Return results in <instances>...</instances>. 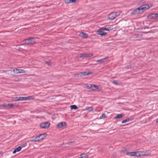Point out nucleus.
<instances>
[{
	"mask_svg": "<svg viewBox=\"0 0 158 158\" xmlns=\"http://www.w3.org/2000/svg\"><path fill=\"white\" fill-rule=\"evenodd\" d=\"M22 148L21 147L19 146L17 148H15L14 150L13 151V154L15 153L16 152H18L20 151L21 149Z\"/></svg>",
	"mask_w": 158,
	"mask_h": 158,
	"instance_id": "f3484780",
	"label": "nucleus"
},
{
	"mask_svg": "<svg viewBox=\"0 0 158 158\" xmlns=\"http://www.w3.org/2000/svg\"><path fill=\"white\" fill-rule=\"evenodd\" d=\"M6 72H12V71L11 70H6Z\"/></svg>",
	"mask_w": 158,
	"mask_h": 158,
	"instance_id": "58836bf2",
	"label": "nucleus"
},
{
	"mask_svg": "<svg viewBox=\"0 0 158 158\" xmlns=\"http://www.w3.org/2000/svg\"><path fill=\"white\" fill-rule=\"evenodd\" d=\"M92 87L91 89L94 91L97 90L98 89V85H92Z\"/></svg>",
	"mask_w": 158,
	"mask_h": 158,
	"instance_id": "6ab92c4d",
	"label": "nucleus"
},
{
	"mask_svg": "<svg viewBox=\"0 0 158 158\" xmlns=\"http://www.w3.org/2000/svg\"><path fill=\"white\" fill-rule=\"evenodd\" d=\"M120 15L119 12H114L110 14L108 16V19L113 20L118 16Z\"/></svg>",
	"mask_w": 158,
	"mask_h": 158,
	"instance_id": "20e7f679",
	"label": "nucleus"
},
{
	"mask_svg": "<svg viewBox=\"0 0 158 158\" xmlns=\"http://www.w3.org/2000/svg\"><path fill=\"white\" fill-rule=\"evenodd\" d=\"M46 63L48 64L49 66H50L51 65V63L50 62L47 61L46 62Z\"/></svg>",
	"mask_w": 158,
	"mask_h": 158,
	"instance_id": "c9c22d12",
	"label": "nucleus"
},
{
	"mask_svg": "<svg viewBox=\"0 0 158 158\" xmlns=\"http://www.w3.org/2000/svg\"><path fill=\"white\" fill-rule=\"evenodd\" d=\"M13 71L16 74H18L19 73H20L19 69H13Z\"/></svg>",
	"mask_w": 158,
	"mask_h": 158,
	"instance_id": "b1692460",
	"label": "nucleus"
},
{
	"mask_svg": "<svg viewBox=\"0 0 158 158\" xmlns=\"http://www.w3.org/2000/svg\"><path fill=\"white\" fill-rule=\"evenodd\" d=\"M92 85L85 84V88L88 89H91L92 88Z\"/></svg>",
	"mask_w": 158,
	"mask_h": 158,
	"instance_id": "412c9836",
	"label": "nucleus"
},
{
	"mask_svg": "<svg viewBox=\"0 0 158 158\" xmlns=\"http://www.w3.org/2000/svg\"><path fill=\"white\" fill-rule=\"evenodd\" d=\"M153 6V4H146L142 5L139 7L131 11V14L132 15L138 14L148 9Z\"/></svg>",
	"mask_w": 158,
	"mask_h": 158,
	"instance_id": "f257e3e1",
	"label": "nucleus"
},
{
	"mask_svg": "<svg viewBox=\"0 0 158 158\" xmlns=\"http://www.w3.org/2000/svg\"><path fill=\"white\" fill-rule=\"evenodd\" d=\"M34 98L32 96H30L27 97H24L25 100H33Z\"/></svg>",
	"mask_w": 158,
	"mask_h": 158,
	"instance_id": "aec40b11",
	"label": "nucleus"
},
{
	"mask_svg": "<svg viewBox=\"0 0 158 158\" xmlns=\"http://www.w3.org/2000/svg\"><path fill=\"white\" fill-rule=\"evenodd\" d=\"M27 145V143H24L22 145V147H25Z\"/></svg>",
	"mask_w": 158,
	"mask_h": 158,
	"instance_id": "e433bc0d",
	"label": "nucleus"
},
{
	"mask_svg": "<svg viewBox=\"0 0 158 158\" xmlns=\"http://www.w3.org/2000/svg\"><path fill=\"white\" fill-rule=\"evenodd\" d=\"M79 158H82V157L81 156V155H80V156Z\"/></svg>",
	"mask_w": 158,
	"mask_h": 158,
	"instance_id": "a19ab883",
	"label": "nucleus"
},
{
	"mask_svg": "<svg viewBox=\"0 0 158 158\" xmlns=\"http://www.w3.org/2000/svg\"><path fill=\"white\" fill-rule=\"evenodd\" d=\"M140 156H145L148 155V152L147 151H139Z\"/></svg>",
	"mask_w": 158,
	"mask_h": 158,
	"instance_id": "ddd939ff",
	"label": "nucleus"
},
{
	"mask_svg": "<svg viewBox=\"0 0 158 158\" xmlns=\"http://www.w3.org/2000/svg\"><path fill=\"white\" fill-rule=\"evenodd\" d=\"M25 43L27 44L33 45L35 44V40L33 38L30 37L25 39L24 40Z\"/></svg>",
	"mask_w": 158,
	"mask_h": 158,
	"instance_id": "7ed1b4c3",
	"label": "nucleus"
},
{
	"mask_svg": "<svg viewBox=\"0 0 158 158\" xmlns=\"http://www.w3.org/2000/svg\"><path fill=\"white\" fill-rule=\"evenodd\" d=\"M156 123H158V118L156 119Z\"/></svg>",
	"mask_w": 158,
	"mask_h": 158,
	"instance_id": "ea45409f",
	"label": "nucleus"
},
{
	"mask_svg": "<svg viewBox=\"0 0 158 158\" xmlns=\"http://www.w3.org/2000/svg\"><path fill=\"white\" fill-rule=\"evenodd\" d=\"M8 107H12L14 105L13 104H7Z\"/></svg>",
	"mask_w": 158,
	"mask_h": 158,
	"instance_id": "473e14b6",
	"label": "nucleus"
},
{
	"mask_svg": "<svg viewBox=\"0 0 158 158\" xmlns=\"http://www.w3.org/2000/svg\"><path fill=\"white\" fill-rule=\"evenodd\" d=\"M123 114H118L116 116H115L114 117V118L115 119L120 118H122L123 117Z\"/></svg>",
	"mask_w": 158,
	"mask_h": 158,
	"instance_id": "4be33fe9",
	"label": "nucleus"
},
{
	"mask_svg": "<svg viewBox=\"0 0 158 158\" xmlns=\"http://www.w3.org/2000/svg\"><path fill=\"white\" fill-rule=\"evenodd\" d=\"M107 57L103 59H102L99 60H98L96 61L99 63V64H100L102 63H103L105 62H106L107 61Z\"/></svg>",
	"mask_w": 158,
	"mask_h": 158,
	"instance_id": "9b49d317",
	"label": "nucleus"
},
{
	"mask_svg": "<svg viewBox=\"0 0 158 158\" xmlns=\"http://www.w3.org/2000/svg\"><path fill=\"white\" fill-rule=\"evenodd\" d=\"M135 156L137 157H139L140 156L139 151L135 152Z\"/></svg>",
	"mask_w": 158,
	"mask_h": 158,
	"instance_id": "393cba45",
	"label": "nucleus"
},
{
	"mask_svg": "<svg viewBox=\"0 0 158 158\" xmlns=\"http://www.w3.org/2000/svg\"><path fill=\"white\" fill-rule=\"evenodd\" d=\"M82 158H88V156L85 154H82L81 155Z\"/></svg>",
	"mask_w": 158,
	"mask_h": 158,
	"instance_id": "c85d7f7f",
	"label": "nucleus"
},
{
	"mask_svg": "<svg viewBox=\"0 0 158 158\" xmlns=\"http://www.w3.org/2000/svg\"><path fill=\"white\" fill-rule=\"evenodd\" d=\"M2 107L7 108L8 107V105L7 104H3L2 105Z\"/></svg>",
	"mask_w": 158,
	"mask_h": 158,
	"instance_id": "72a5a7b5",
	"label": "nucleus"
},
{
	"mask_svg": "<svg viewBox=\"0 0 158 158\" xmlns=\"http://www.w3.org/2000/svg\"><path fill=\"white\" fill-rule=\"evenodd\" d=\"M70 107L72 109L76 110L77 109V106L75 105H71Z\"/></svg>",
	"mask_w": 158,
	"mask_h": 158,
	"instance_id": "5701e85b",
	"label": "nucleus"
},
{
	"mask_svg": "<svg viewBox=\"0 0 158 158\" xmlns=\"http://www.w3.org/2000/svg\"><path fill=\"white\" fill-rule=\"evenodd\" d=\"M92 72H89L87 73L86 72H83L81 73V75L82 76H84L86 75H88L89 74H92Z\"/></svg>",
	"mask_w": 158,
	"mask_h": 158,
	"instance_id": "2eb2a0df",
	"label": "nucleus"
},
{
	"mask_svg": "<svg viewBox=\"0 0 158 158\" xmlns=\"http://www.w3.org/2000/svg\"><path fill=\"white\" fill-rule=\"evenodd\" d=\"M113 28L112 27V26H111L108 27H102L100 28V29L104 31H109L113 30Z\"/></svg>",
	"mask_w": 158,
	"mask_h": 158,
	"instance_id": "1a4fd4ad",
	"label": "nucleus"
},
{
	"mask_svg": "<svg viewBox=\"0 0 158 158\" xmlns=\"http://www.w3.org/2000/svg\"><path fill=\"white\" fill-rule=\"evenodd\" d=\"M66 126V123L65 122H60L57 124V127L58 128H61L62 127Z\"/></svg>",
	"mask_w": 158,
	"mask_h": 158,
	"instance_id": "9d476101",
	"label": "nucleus"
},
{
	"mask_svg": "<svg viewBox=\"0 0 158 158\" xmlns=\"http://www.w3.org/2000/svg\"><path fill=\"white\" fill-rule=\"evenodd\" d=\"M40 125L42 128H47L49 127L50 123L48 122H45L41 123Z\"/></svg>",
	"mask_w": 158,
	"mask_h": 158,
	"instance_id": "39448f33",
	"label": "nucleus"
},
{
	"mask_svg": "<svg viewBox=\"0 0 158 158\" xmlns=\"http://www.w3.org/2000/svg\"><path fill=\"white\" fill-rule=\"evenodd\" d=\"M14 100L15 101L25 100L24 97H16L14 98Z\"/></svg>",
	"mask_w": 158,
	"mask_h": 158,
	"instance_id": "f8f14e48",
	"label": "nucleus"
},
{
	"mask_svg": "<svg viewBox=\"0 0 158 158\" xmlns=\"http://www.w3.org/2000/svg\"><path fill=\"white\" fill-rule=\"evenodd\" d=\"M131 64H130L129 65H128V66H127L126 67V69H130L131 68Z\"/></svg>",
	"mask_w": 158,
	"mask_h": 158,
	"instance_id": "f704fd0d",
	"label": "nucleus"
},
{
	"mask_svg": "<svg viewBox=\"0 0 158 158\" xmlns=\"http://www.w3.org/2000/svg\"><path fill=\"white\" fill-rule=\"evenodd\" d=\"M75 143V142H70L68 143V144L69 145H73Z\"/></svg>",
	"mask_w": 158,
	"mask_h": 158,
	"instance_id": "7c9ffc66",
	"label": "nucleus"
},
{
	"mask_svg": "<svg viewBox=\"0 0 158 158\" xmlns=\"http://www.w3.org/2000/svg\"><path fill=\"white\" fill-rule=\"evenodd\" d=\"M86 110H87L88 111L90 112L92 111L93 110V108L92 107H87L86 109Z\"/></svg>",
	"mask_w": 158,
	"mask_h": 158,
	"instance_id": "bb28decb",
	"label": "nucleus"
},
{
	"mask_svg": "<svg viewBox=\"0 0 158 158\" xmlns=\"http://www.w3.org/2000/svg\"><path fill=\"white\" fill-rule=\"evenodd\" d=\"M80 35L84 38H87L88 37V34L85 32H81L80 33Z\"/></svg>",
	"mask_w": 158,
	"mask_h": 158,
	"instance_id": "4468645a",
	"label": "nucleus"
},
{
	"mask_svg": "<svg viewBox=\"0 0 158 158\" xmlns=\"http://www.w3.org/2000/svg\"><path fill=\"white\" fill-rule=\"evenodd\" d=\"M66 2L68 3H73L75 2L76 0H66Z\"/></svg>",
	"mask_w": 158,
	"mask_h": 158,
	"instance_id": "a878e982",
	"label": "nucleus"
},
{
	"mask_svg": "<svg viewBox=\"0 0 158 158\" xmlns=\"http://www.w3.org/2000/svg\"><path fill=\"white\" fill-rule=\"evenodd\" d=\"M133 118H128L126 119H125V120H123V121H122V123H125L126 122H128L130 121H132V120H133Z\"/></svg>",
	"mask_w": 158,
	"mask_h": 158,
	"instance_id": "dca6fc26",
	"label": "nucleus"
},
{
	"mask_svg": "<svg viewBox=\"0 0 158 158\" xmlns=\"http://www.w3.org/2000/svg\"><path fill=\"white\" fill-rule=\"evenodd\" d=\"M157 14V17H158L157 18H158V13Z\"/></svg>",
	"mask_w": 158,
	"mask_h": 158,
	"instance_id": "79ce46f5",
	"label": "nucleus"
},
{
	"mask_svg": "<svg viewBox=\"0 0 158 158\" xmlns=\"http://www.w3.org/2000/svg\"><path fill=\"white\" fill-rule=\"evenodd\" d=\"M3 154V153L2 152H0V156H2Z\"/></svg>",
	"mask_w": 158,
	"mask_h": 158,
	"instance_id": "4c0bfd02",
	"label": "nucleus"
},
{
	"mask_svg": "<svg viewBox=\"0 0 158 158\" xmlns=\"http://www.w3.org/2000/svg\"><path fill=\"white\" fill-rule=\"evenodd\" d=\"M157 17V14H152L149 15L148 17V18L150 19H154Z\"/></svg>",
	"mask_w": 158,
	"mask_h": 158,
	"instance_id": "6e6552de",
	"label": "nucleus"
},
{
	"mask_svg": "<svg viewBox=\"0 0 158 158\" xmlns=\"http://www.w3.org/2000/svg\"><path fill=\"white\" fill-rule=\"evenodd\" d=\"M126 154L128 156H135V152H127Z\"/></svg>",
	"mask_w": 158,
	"mask_h": 158,
	"instance_id": "a211bd4d",
	"label": "nucleus"
},
{
	"mask_svg": "<svg viewBox=\"0 0 158 158\" xmlns=\"http://www.w3.org/2000/svg\"><path fill=\"white\" fill-rule=\"evenodd\" d=\"M20 73H26V71L24 70L19 69Z\"/></svg>",
	"mask_w": 158,
	"mask_h": 158,
	"instance_id": "2f4dec72",
	"label": "nucleus"
},
{
	"mask_svg": "<svg viewBox=\"0 0 158 158\" xmlns=\"http://www.w3.org/2000/svg\"><path fill=\"white\" fill-rule=\"evenodd\" d=\"M80 58L89 57L93 56L92 53L89 54H79Z\"/></svg>",
	"mask_w": 158,
	"mask_h": 158,
	"instance_id": "423d86ee",
	"label": "nucleus"
},
{
	"mask_svg": "<svg viewBox=\"0 0 158 158\" xmlns=\"http://www.w3.org/2000/svg\"><path fill=\"white\" fill-rule=\"evenodd\" d=\"M103 30H101L100 28L97 31V34L101 35L102 36H104L106 34V33L103 31Z\"/></svg>",
	"mask_w": 158,
	"mask_h": 158,
	"instance_id": "0eeeda50",
	"label": "nucleus"
},
{
	"mask_svg": "<svg viewBox=\"0 0 158 158\" xmlns=\"http://www.w3.org/2000/svg\"><path fill=\"white\" fill-rule=\"evenodd\" d=\"M112 83L115 85H118V81L116 80H114L112 81Z\"/></svg>",
	"mask_w": 158,
	"mask_h": 158,
	"instance_id": "c756f323",
	"label": "nucleus"
},
{
	"mask_svg": "<svg viewBox=\"0 0 158 158\" xmlns=\"http://www.w3.org/2000/svg\"><path fill=\"white\" fill-rule=\"evenodd\" d=\"M47 135V134L44 133L40 134L36 136L35 138V139L31 140L30 141L33 142H36L39 141L40 140L43 139Z\"/></svg>",
	"mask_w": 158,
	"mask_h": 158,
	"instance_id": "f03ea898",
	"label": "nucleus"
},
{
	"mask_svg": "<svg viewBox=\"0 0 158 158\" xmlns=\"http://www.w3.org/2000/svg\"><path fill=\"white\" fill-rule=\"evenodd\" d=\"M106 114L104 113H103V114H102V115L101 116V117L100 118H106Z\"/></svg>",
	"mask_w": 158,
	"mask_h": 158,
	"instance_id": "cd10ccee",
	"label": "nucleus"
}]
</instances>
